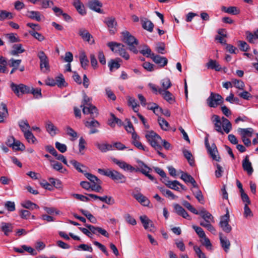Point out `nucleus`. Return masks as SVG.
<instances>
[{"label":"nucleus","mask_w":258,"mask_h":258,"mask_svg":"<svg viewBox=\"0 0 258 258\" xmlns=\"http://www.w3.org/2000/svg\"><path fill=\"white\" fill-rule=\"evenodd\" d=\"M206 66L208 69L214 70L216 71H220L221 70V67L218 62L213 59H210L206 64Z\"/></svg>","instance_id":"obj_32"},{"label":"nucleus","mask_w":258,"mask_h":258,"mask_svg":"<svg viewBox=\"0 0 258 258\" xmlns=\"http://www.w3.org/2000/svg\"><path fill=\"white\" fill-rule=\"evenodd\" d=\"M13 229L14 225L12 224L6 222L1 223V231L6 236H9L13 232Z\"/></svg>","instance_id":"obj_17"},{"label":"nucleus","mask_w":258,"mask_h":258,"mask_svg":"<svg viewBox=\"0 0 258 258\" xmlns=\"http://www.w3.org/2000/svg\"><path fill=\"white\" fill-rule=\"evenodd\" d=\"M55 83L59 87L65 86L66 82L62 75L60 74L55 78Z\"/></svg>","instance_id":"obj_57"},{"label":"nucleus","mask_w":258,"mask_h":258,"mask_svg":"<svg viewBox=\"0 0 258 258\" xmlns=\"http://www.w3.org/2000/svg\"><path fill=\"white\" fill-rule=\"evenodd\" d=\"M25 139L28 142L31 144H35L37 141L36 138L34 137L30 131H27L24 134Z\"/></svg>","instance_id":"obj_45"},{"label":"nucleus","mask_w":258,"mask_h":258,"mask_svg":"<svg viewBox=\"0 0 258 258\" xmlns=\"http://www.w3.org/2000/svg\"><path fill=\"white\" fill-rule=\"evenodd\" d=\"M219 238L221 246L223 248L225 251L227 252L230 246L229 240L226 237H223L221 233H219Z\"/></svg>","instance_id":"obj_25"},{"label":"nucleus","mask_w":258,"mask_h":258,"mask_svg":"<svg viewBox=\"0 0 258 258\" xmlns=\"http://www.w3.org/2000/svg\"><path fill=\"white\" fill-rule=\"evenodd\" d=\"M229 215L227 212L225 215L221 217L219 223L221 228L226 233H229L232 230L231 226L229 224Z\"/></svg>","instance_id":"obj_9"},{"label":"nucleus","mask_w":258,"mask_h":258,"mask_svg":"<svg viewBox=\"0 0 258 258\" xmlns=\"http://www.w3.org/2000/svg\"><path fill=\"white\" fill-rule=\"evenodd\" d=\"M30 93H32L36 98H39L42 97L41 90L40 88H34L30 87Z\"/></svg>","instance_id":"obj_60"},{"label":"nucleus","mask_w":258,"mask_h":258,"mask_svg":"<svg viewBox=\"0 0 258 258\" xmlns=\"http://www.w3.org/2000/svg\"><path fill=\"white\" fill-rule=\"evenodd\" d=\"M134 197L142 205L144 206L149 205L150 202L148 199L141 193H138L134 195Z\"/></svg>","instance_id":"obj_27"},{"label":"nucleus","mask_w":258,"mask_h":258,"mask_svg":"<svg viewBox=\"0 0 258 258\" xmlns=\"http://www.w3.org/2000/svg\"><path fill=\"white\" fill-rule=\"evenodd\" d=\"M199 215H200L205 221L208 220L211 221H214L213 216L204 208L202 209L199 212Z\"/></svg>","instance_id":"obj_34"},{"label":"nucleus","mask_w":258,"mask_h":258,"mask_svg":"<svg viewBox=\"0 0 258 258\" xmlns=\"http://www.w3.org/2000/svg\"><path fill=\"white\" fill-rule=\"evenodd\" d=\"M113 162L117 165L120 168L122 169L125 171H130L131 172L134 171L135 170V168L131 166V165L127 164V163L122 161H119L117 159L114 158L112 159Z\"/></svg>","instance_id":"obj_11"},{"label":"nucleus","mask_w":258,"mask_h":258,"mask_svg":"<svg viewBox=\"0 0 258 258\" xmlns=\"http://www.w3.org/2000/svg\"><path fill=\"white\" fill-rule=\"evenodd\" d=\"M127 102L128 105L132 107L134 111L136 112H138L139 110L138 107L139 105L138 104L137 100L133 97H128Z\"/></svg>","instance_id":"obj_41"},{"label":"nucleus","mask_w":258,"mask_h":258,"mask_svg":"<svg viewBox=\"0 0 258 258\" xmlns=\"http://www.w3.org/2000/svg\"><path fill=\"white\" fill-rule=\"evenodd\" d=\"M140 219L142 223L144 228L146 230L151 231V227L152 226V221L150 220L147 216L143 215L141 216Z\"/></svg>","instance_id":"obj_24"},{"label":"nucleus","mask_w":258,"mask_h":258,"mask_svg":"<svg viewBox=\"0 0 258 258\" xmlns=\"http://www.w3.org/2000/svg\"><path fill=\"white\" fill-rule=\"evenodd\" d=\"M104 23L107 26L108 31L111 34H114L117 29V22L114 17H109L104 19Z\"/></svg>","instance_id":"obj_8"},{"label":"nucleus","mask_w":258,"mask_h":258,"mask_svg":"<svg viewBox=\"0 0 258 258\" xmlns=\"http://www.w3.org/2000/svg\"><path fill=\"white\" fill-rule=\"evenodd\" d=\"M152 59L156 64L159 65L161 67H164L168 62V59L164 56L153 54L151 56Z\"/></svg>","instance_id":"obj_14"},{"label":"nucleus","mask_w":258,"mask_h":258,"mask_svg":"<svg viewBox=\"0 0 258 258\" xmlns=\"http://www.w3.org/2000/svg\"><path fill=\"white\" fill-rule=\"evenodd\" d=\"M12 148L15 150L24 151L25 149L24 145L18 140H16Z\"/></svg>","instance_id":"obj_54"},{"label":"nucleus","mask_w":258,"mask_h":258,"mask_svg":"<svg viewBox=\"0 0 258 258\" xmlns=\"http://www.w3.org/2000/svg\"><path fill=\"white\" fill-rule=\"evenodd\" d=\"M138 164H139L140 168H139L138 169H135V171H140L143 174L145 175L147 173H149L150 171L151 170L150 168L148 167L142 161H139L138 162Z\"/></svg>","instance_id":"obj_38"},{"label":"nucleus","mask_w":258,"mask_h":258,"mask_svg":"<svg viewBox=\"0 0 258 258\" xmlns=\"http://www.w3.org/2000/svg\"><path fill=\"white\" fill-rule=\"evenodd\" d=\"M91 99L88 97L86 94L83 95V100L81 105L83 113L84 114H90L91 117L94 118L98 115V111L97 108L90 103Z\"/></svg>","instance_id":"obj_1"},{"label":"nucleus","mask_w":258,"mask_h":258,"mask_svg":"<svg viewBox=\"0 0 258 258\" xmlns=\"http://www.w3.org/2000/svg\"><path fill=\"white\" fill-rule=\"evenodd\" d=\"M161 85L163 89V90H167L170 87H171L172 84L170 79L168 78H166L161 80Z\"/></svg>","instance_id":"obj_55"},{"label":"nucleus","mask_w":258,"mask_h":258,"mask_svg":"<svg viewBox=\"0 0 258 258\" xmlns=\"http://www.w3.org/2000/svg\"><path fill=\"white\" fill-rule=\"evenodd\" d=\"M88 6L91 10L99 13H102L100 9L102 7V4L99 1L91 0L89 2Z\"/></svg>","instance_id":"obj_15"},{"label":"nucleus","mask_w":258,"mask_h":258,"mask_svg":"<svg viewBox=\"0 0 258 258\" xmlns=\"http://www.w3.org/2000/svg\"><path fill=\"white\" fill-rule=\"evenodd\" d=\"M5 207L9 212H13L15 210V204L14 202L7 201L5 203Z\"/></svg>","instance_id":"obj_63"},{"label":"nucleus","mask_w":258,"mask_h":258,"mask_svg":"<svg viewBox=\"0 0 258 258\" xmlns=\"http://www.w3.org/2000/svg\"><path fill=\"white\" fill-rule=\"evenodd\" d=\"M98 172L100 174L106 176L117 183H124L126 177L121 173L115 170L98 169Z\"/></svg>","instance_id":"obj_2"},{"label":"nucleus","mask_w":258,"mask_h":258,"mask_svg":"<svg viewBox=\"0 0 258 258\" xmlns=\"http://www.w3.org/2000/svg\"><path fill=\"white\" fill-rule=\"evenodd\" d=\"M78 33L84 40L88 42H90V39L93 37L89 32L84 28L80 29Z\"/></svg>","instance_id":"obj_28"},{"label":"nucleus","mask_w":258,"mask_h":258,"mask_svg":"<svg viewBox=\"0 0 258 258\" xmlns=\"http://www.w3.org/2000/svg\"><path fill=\"white\" fill-rule=\"evenodd\" d=\"M200 241L202 245L205 246L208 250H211L212 249V245L210 240L206 236L201 238Z\"/></svg>","instance_id":"obj_51"},{"label":"nucleus","mask_w":258,"mask_h":258,"mask_svg":"<svg viewBox=\"0 0 258 258\" xmlns=\"http://www.w3.org/2000/svg\"><path fill=\"white\" fill-rule=\"evenodd\" d=\"M208 152L210 154L212 159L216 161H219L220 157L218 155H216L218 153V151L216 145L213 144L210 148L208 149Z\"/></svg>","instance_id":"obj_26"},{"label":"nucleus","mask_w":258,"mask_h":258,"mask_svg":"<svg viewBox=\"0 0 258 258\" xmlns=\"http://www.w3.org/2000/svg\"><path fill=\"white\" fill-rule=\"evenodd\" d=\"M45 127L47 132L52 137L54 136L58 131V128L49 120L46 121Z\"/></svg>","instance_id":"obj_22"},{"label":"nucleus","mask_w":258,"mask_h":258,"mask_svg":"<svg viewBox=\"0 0 258 258\" xmlns=\"http://www.w3.org/2000/svg\"><path fill=\"white\" fill-rule=\"evenodd\" d=\"M122 41L127 44L128 49L134 53H138V51L136 46L139 44L138 40L127 31H124L121 33Z\"/></svg>","instance_id":"obj_3"},{"label":"nucleus","mask_w":258,"mask_h":258,"mask_svg":"<svg viewBox=\"0 0 258 258\" xmlns=\"http://www.w3.org/2000/svg\"><path fill=\"white\" fill-rule=\"evenodd\" d=\"M222 121V128L223 131L226 133L228 134L232 130V124L228 119L224 117L221 118Z\"/></svg>","instance_id":"obj_30"},{"label":"nucleus","mask_w":258,"mask_h":258,"mask_svg":"<svg viewBox=\"0 0 258 258\" xmlns=\"http://www.w3.org/2000/svg\"><path fill=\"white\" fill-rule=\"evenodd\" d=\"M158 93L161 94L163 98L170 104H173L175 102V98L169 91L159 88Z\"/></svg>","instance_id":"obj_10"},{"label":"nucleus","mask_w":258,"mask_h":258,"mask_svg":"<svg viewBox=\"0 0 258 258\" xmlns=\"http://www.w3.org/2000/svg\"><path fill=\"white\" fill-rule=\"evenodd\" d=\"M84 175L89 179L91 182L94 184H100L101 183V181L98 179L96 176L86 172Z\"/></svg>","instance_id":"obj_49"},{"label":"nucleus","mask_w":258,"mask_h":258,"mask_svg":"<svg viewBox=\"0 0 258 258\" xmlns=\"http://www.w3.org/2000/svg\"><path fill=\"white\" fill-rule=\"evenodd\" d=\"M211 119L214 124L216 131L221 134H223V131L222 129V121L220 117L217 115H213Z\"/></svg>","instance_id":"obj_13"},{"label":"nucleus","mask_w":258,"mask_h":258,"mask_svg":"<svg viewBox=\"0 0 258 258\" xmlns=\"http://www.w3.org/2000/svg\"><path fill=\"white\" fill-rule=\"evenodd\" d=\"M21 61V59H14L12 58L8 62V64L11 67L18 69Z\"/></svg>","instance_id":"obj_64"},{"label":"nucleus","mask_w":258,"mask_h":258,"mask_svg":"<svg viewBox=\"0 0 258 258\" xmlns=\"http://www.w3.org/2000/svg\"><path fill=\"white\" fill-rule=\"evenodd\" d=\"M80 61L82 67L86 70L88 66L89 60L84 52H82L80 56Z\"/></svg>","instance_id":"obj_46"},{"label":"nucleus","mask_w":258,"mask_h":258,"mask_svg":"<svg viewBox=\"0 0 258 258\" xmlns=\"http://www.w3.org/2000/svg\"><path fill=\"white\" fill-rule=\"evenodd\" d=\"M145 137L151 146L156 150H161L162 146L160 143L162 139L157 134L153 131H148Z\"/></svg>","instance_id":"obj_4"},{"label":"nucleus","mask_w":258,"mask_h":258,"mask_svg":"<svg viewBox=\"0 0 258 258\" xmlns=\"http://www.w3.org/2000/svg\"><path fill=\"white\" fill-rule=\"evenodd\" d=\"M85 125L88 128L99 127L100 126L99 122L95 119H93L90 121H86L85 122Z\"/></svg>","instance_id":"obj_56"},{"label":"nucleus","mask_w":258,"mask_h":258,"mask_svg":"<svg viewBox=\"0 0 258 258\" xmlns=\"http://www.w3.org/2000/svg\"><path fill=\"white\" fill-rule=\"evenodd\" d=\"M1 123L7 122L9 114L6 104L1 103Z\"/></svg>","instance_id":"obj_23"},{"label":"nucleus","mask_w":258,"mask_h":258,"mask_svg":"<svg viewBox=\"0 0 258 258\" xmlns=\"http://www.w3.org/2000/svg\"><path fill=\"white\" fill-rule=\"evenodd\" d=\"M182 152L184 157L187 159L190 165L193 166L194 164V160L192 158L191 152L185 149L183 150Z\"/></svg>","instance_id":"obj_48"},{"label":"nucleus","mask_w":258,"mask_h":258,"mask_svg":"<svg viewBox=\"0 0 258 258\" xmlns=\"http://www.w3.org/2000/svg\"><path fill=\"white\" fill-rule=\"evenodd\" d=\"M23 207L33 210L35 209H39V206L30 201H26L21 204Z\"/></svg>","instance_id":"obj_42"},{"label":"nucleus","mask_w":258,"mask_h":258,"mask_svg":"<svg viewBox=\"0 0 258 258\" xmlns=\"http://www.w3.org/2000/svg\"><path fill=\"white\" fill-rule=\"evenodd\" d=\"M221 10L225 13L231 15H237L240 13L239 10L236 7H226L223 6L222 7Z\"/></svg>","instance_id":"obj_35"},{"label":"nucleus","mask_w":258,"mask_h":258,"mask_svg":"<svg viewBox=\"0 0 258 258\" xmlns=\"http://www.w3.org/2000/svg\"><path fill=\"white\" fill-rule=\"evenodd\" d=\"M142 27L144 29L151 32L153 30L154 24L151 21L145 19L143 21Z\"/></svg>","instance_id":"obj_44"},{"label":"nucleus","mask_w":258,"mask_h":258,"mask_svg":"<svg viewBox=\"0 0 258 258\" xmlns=\"http://www.w3.org/2000/svg\"><path fill=\"white\" fill-rule=\"evenodd\" d=\"M10 87L12 91L17 96L20 97L21 96V84L17 85L14 83H12Z\"/></svg>","instance_id":"obj_47"},{"label":"nucleus","mask_w":258,"mask_h":258,"mask_svg":"<svg viewBox=\"0 0 258 258\" xmlns=\"http://www.w3.org/2000/svg\"><path fill=\"white\" fill-rule=\"evenodd\" d=\"M165 182V184L169 188L177 191L179 190V185H180V183L177 180L170 181L167 179Z\"/></svg>","instance_id":"obj_36"},{"label":"nucleus","mask_w":258,"mask_h":258,"mask_svg":"<svg viewBox=\"0 0 258 258\" xmlns=\"http://www.w3.org/2000/svg\"><path fill=\"white\" fill-rule=\"evenodd\" d=\"M66 132L67 134L72 137L73 139L72 141L75 140L77 138V133L72 128L68 126L66 128Z\"/></svg>","instance_id":"obj_59"},{"label":"nucleus","mask_w":258,"mask_h":258,"mask_svg":"<svg viewBox=\"0 0 258 258\" xmlns=\"http://www.w3.org/2000/svg\"><path fill=\"white\" fill-rule=\"evenodd\" d=\"M194 195L198 201L202 204H204L205 203L204 198L202 191L198 189L197 191L194 192Z\"/></svg>","instance_id":"obj_61"},{"label":"nucleus","mask_w":258,"mask_h":258,"mask_svg":"<svg viewBox=\"0 0 258 258\" xmlns=\"http://www.w3.org/2000/svg\"><path fill=\"white\" fill-rule=\"evenodd\" d=\"M237 132L241 138H244L251 137L253 133V130L251 127L246 128H238Z\"/></svg>","instance_id":"obj_18"},{"label":"nucleus","mask_w":258,"mask_h":258,"mask_svg":"<svg viewBox=\"0 0 258 258\" xmlns=\"http://www.w3.org/2000/svg\"><path fill=\"white\" fill-rule=\"evenodd\" d=\"M158 121L162 130L165 131L168 130L169 125L168 122L165 119L160 117L158 119Z\"/></svg>","instance_id":"obj_52"},{"label":"nucleus","mask_w":258,"mask_h":258,"mask_svg":"<svg viewBox=\"0 0 258 258\" xmlns=\"http://www.w3.org/2000/svg\"><path fill=\"white\" fill-rule=\"evenodd\" d=\"M19 125L24 134L30 130V126L27 120H22L19 121Z\"/></svg>","instance_id":"obj_40"},{"label":"nucleus","mask_w":258,"mask_h":258,"mask_svg":"<svg viewBox=\"0 0 258 258\" xmlns=\"http://www.w3.org/2000/svg\"><path fill=\"white\" fill-rule=\"evenodd\" d=\"M16 34L9 33L6 35V37L11 43L17 42L20 41V39L17 36Z\"/></svg>","instance_id":"obj_58"},{"label":"nucleus","mask_w":258,"mask_h":258,"mask_svg":"<svg viewBox=\"0 0 258 258\" xmlns=\"http://www.w3.org/2000/svg\"><path fill=\"white\" fill-rule=\"evenodd\" d=\"M29 33L31 35L33 36L35 39L39 41H42L44 40L45 37L41 33H39L35 31H30Z\"/></svg>","instance_id":"obj_62"},{"label":"nucleus","mask_w":258,"mask_h":258,"mask_svg":"<svg viewBox=\"0 0 258 258\" xmlns=\"http://www.w3.org/2000/svg\"><path fill=\"white\" fill-rule=\"evenodd\" d=\"M232 83L234 86L239 90H243L245 87L244 82L241 80L237 79H233L232 80Z\"/></svg>","instance_id":"obj_53"},{"label":"nucleus","mask_w":258,"mask_h":258,"mask_svg":"<svg viewBox=\"0 0 258 258\" xmlns=\"http://www.w3.org/2000/svg\"><path fill=\"white\" fill-rule=\"evenodd\" d=\"M51 162V166H52L53 169L59 171L61 173H63L64 171H66V169L63 168V166L61 163L56 161Z\"/></svg>","instance_id":"obj_50"},{"label":"nucleus","mask_w":258,"mask_h":258,"mask_svg":"<svg viewBox=\"0 0 258 258\" xmlns=\"http://www.w3.org/2000/svg\"><path fill=\"white\" fill-rule=\"evenodd\" d=\"M96 146L97 148L102 152H106L108 151L113 150V146L109 144H100L96 143Z\"/></svg>","instance_id":"obj_29"},{"label":"nucleus","mask_w":258,"mask_h":258,"mask_svg":"<svg viewBox=\"0 0 258 258\" xmlns=\"http://www.w3.org/2000/svg\"><path fill=\"white\" fill-rule=\"evenodd\" d=\"M86 226L89 229V230L94 234H97V233H100L101 235L104 236L105 237H108L109 234L107 232V231L99 227H95L91 225H86Z\"/></svg>","instance_id":"obj_12"},{"label":"nucleus","mask_w":258,"mask_h":258,"mask_svg":"<svg viewBox=\"0 0 258 258\" xmlns=\"http://www.w3.org/2000/svg\"><path fill=\"white\" fill-rule=\"evenodd\" d=\"M107 46L114 52L118 53L126 60L130 58V55L124 48V45L121 43L110 42L107 43Z\"/></svg>","instance_id":"obj_5"},{"label":"nucleus","mask_w":258,"mask_h":258,"mask_svg":"<svg viewBox=\"0 0 258 258\" xmlns=\"http://www.w3.org/2000/svg\"><path fill=\"white\" fill-rule=\"evenodd\" d=\"M246 36L249 42L254 43L255 40L258 39V30L254 31L253 33L247 31L246 32Z\"/></svg>","instance_id":"obj_31"},{"label":"nucleus","mask_w":258,"mask_h":258,"mask_svg":"<svg viewBox=\"0 0 258 258\" xmlns=\"http://www.w3.org/2000/svg\"><path fill=\"white\" fill-rule=\"evenodd\" d=\"M207 104L210 107L215 108L223 102L222 97L219 94L211 92L208 98Z\"/></svg>","instance_id":"obj_7"},{"label":"nucleus","mask_w":258,"mask_h":258,"mask_svg":"<svg viewBox=\"0 0 258 258\" xmlns=\"http://www.w3.org/2000/svg\"><path fill=\"white\" fill-rule=\"evenodd\" d=\"M25 49L23 48L22 45L21 44H16L13 45L11 54L14 55H16L19 53H23Z\"/></svg>","instance_id":"obj_39"},{"label":"nucleus","mask_w":258,"mask_h":258,"mask_svg":"<svg viewBox=\"0 0 258 258\" xmlns=\"http://www.w3.org/2000/svg\"><path fill=\"white\" fill-rule=\"evenodd\" d=\"M110 115L111 116V119L108 120V124L113 127L115 126V124L116 123L119 126H121L123 124L122 121L116 117L115 115L112 113H110Z\"/></svg>","instance_id":"obj_33"},{"label":"nucleus","mask_w":258,"mask_h":258,"mask_svg":"<svg viewBox=\"0 0 258 258\" xmlns=\"http://www.w3.org/2000/svg\"><path fill=\"white\" fill-rule=\"evenodd\" d=\"M120 58H116V59H111L108 62V67L110 71H112L114 69L117 70L119 68L120 64L119 61Z\"/></svg>","instance_id":"obj_37"},{"label":"nucleus","mask_w":258,"mask_h":258,"mask_svg":"<svg viewBox=\"0 0 258 258\" xmlns=\"http://www.w3.org/2000/svg\"><path fill=\"white\" fill-rule=\"evenodd\" d=\"M70 163L74 166L75 169L79 172L84 174L87 172V168L83 164L75 160H72L70 161Z\"/></svg>","instance_id":"obj_19"},{"label":"nucleus","mask_w":258,"mask_h":258,"mask_svg":"<svg viewBox=\"0 0 258 258\" xmlns=\"http://www.w3.org/2000/svg\"><path fill=\"white\" fill-rule=\"evenodd\" d=\"M73 5L80 15L83 16L86 14L84 6L80 0H73Z\"/></svg>","instance_id":"obj_21"},{"label":"nucleus","mask_w":258,"mask_h":258,"mask_svg":"<svg viewBox=\"0 0 258 258\" xmlns=\"http://www.w3.org/2000/svg\"><path fill=\"white\" fill-rule=\"evenodd\" d=\"M242 167L244 171H246L247 174L251 175L253 171L251 163L249 160L248 156H246L242 161Z\"/></svg>","instance_id":"obj_16"},{"label":"nucleus","mask_w":258,"mask_h":258,"mask_svg":"<svg viewBox=\"0 0 258 258\" xmlns=\"http://www.w3.org/2000/svg\"><path fill=\"white\" fill-rule=\"evenodd\" d=\"M28 16L30 19L35 20L38 22L41 20V14L39 12L31 11L28 12Z\"/></svg>","instance_id":"obj_43"},{"label":"nucleus","mask_w":258,"mask_h":258,"mask_svg":"<svg viewBox=\"0 0 258 258\" xmlns=\"http://www.w3.org/2000/svg\"><path fill=\"white\" fill-rule=\"evenodd\" d=\"M37 56L40 59V68L43 73H46L50 71L49 59L44 51L38 52Z\"/></svg>","instance_id":"obj_6"},{"label":"nucleus","mask_w":258,"mask_h":258,"mask_svg":"<svg viewBox=\"0 0 258 258\" xmlns=\"http://www.w3.org/2000/svg\"><path fill=\"white\" fill-rule=\"evenodd\" d=\"M174 209L175 212L178 215L182 216L183 218L188 220L190 219V217L186 212V211L179 205L175 204L174 205Z\"/></svg>","instance_id":"obj_20"}]
</instances>
